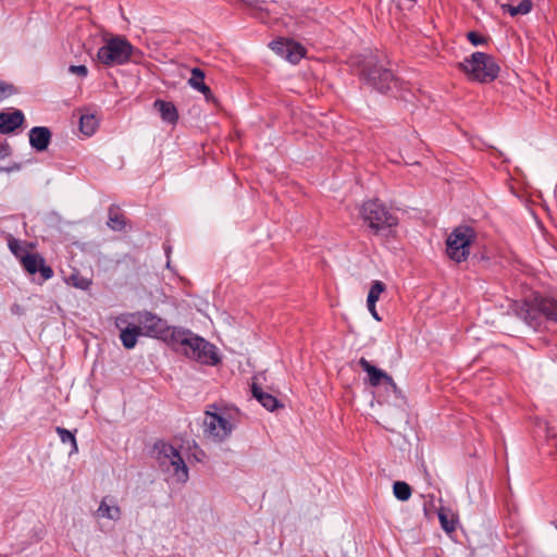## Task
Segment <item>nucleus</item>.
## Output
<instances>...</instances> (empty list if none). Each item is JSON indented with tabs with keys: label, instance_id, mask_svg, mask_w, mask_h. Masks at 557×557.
<instances>
[{
	"label": "nucleus",
	"instance_id": "32",
	"mask_svg": "<svg viewBox=\"0 0 557 557\" xmlns=\"http://www.w3.org/2000/svg\"><path fill=\"white\" fill-rule=\"evenodd\" d=\"M518 11L521 15L530 13L533 9L532 0H522L518 5Z\"/></svg>",
	"mask_w": 557,
	"mask_h": 557
},
{
	"label": "nucleus",
	"instance_id": "37",
	"mask_svg": "<svg viewBox=\"0 0 557 557\" xmlns=\"http://www.w3.org/2000/svg\"><path fill=\"white\" fill-rule=\"evenodd\" d=\"M20 170H21V164L16 163V162H14L10 166H0V173H2V172L11 173V172L20 171Z\"/></svg>",
	"mask_w": 557,
	"mask_h": 557
},
{
	"label": "nucleus",
	"instance_id": "26",
	"mask_svg": "<svg viewBox=\"0 0 557 557\" xmlns=\"http://www.w3.org/2000/svg\"><path fill=\"white\" fill-rule=\"evenodd\" d=\"M386 289V285L381 281H374L368 294L367 302L376 304L381 294Z\"/></svg>",
	"mask_w": 557,
	"mask_h": 557
},
{
	"label": "nucleus",
	"instance_id": "18",
	"mask_svg": "<svg viewBox=\"0 0 557 557\" xmlns=\"http://www.w3.org/2000/svg\"><path fill=\"white\" fill-rule=\"evenodd\" d=\"M251 393L252 396L268 410L274 411L278 407H283V405L277 400L276 397L273 395L265 393L262 391V388L256 384L252 383L251 385Z\"/></svg>",
	"mask_w": 557,
	"mask_h": 557
},
{
	"label": "nucleus",
	"instance_id": "30",
	"mask_svg": "<svg viewBox=\"0 0 557 557\" xmlns=\"http://www.w3.org/2000/svg\"><path fill=\"white\" fill-rule=\"evenodd\" d=\"M438 519H440V522H441V525L442 528L446 531V532H451L455 530L456 525H455V521L454 520H449L447 518V515L443 511V510H440L438 512Z\"/></svg>",
	"mask_w": 557,
	"mask_h": 557
},
{
	"label": "nucleus",
	"instance_id": "36",
	"mask_svg": "<svg viewBox=\"0 0 557 557\" xmlns=\"http://www.w3.org/2000/svg\"><path fill=\"white\" fill-rule=\"evenodd\" d=\"M12 152V149L9 144L2 143L0 144V160L9 157Z\"/></svg>",
	"mask_w": 557,
	"mask_h": 557
},
{
	"label": "nucleus",
	"instance_id": "16",
	"mask_svg": "<svg viewBox=\"0 0 557 557\" xmlns=\"http://www.w3.org/2000/svg\"><path fill=\"white\" fill-rule=\"evenodd\" d=\"M359 366L364 372L368 373L369 383L371 386H379L384 382H392V376L383 370L372 366L364 357H361L358 361Z\"/></svg>",
	"mask_w": 557,
	"mask_h": 557
},
{
	"label": "nucleus",
	"instance_id": "25",
	"mask_svg": "<svg viewBox=\"0 0 557 557\" xmlns=\"http://www.w3.org/2000/svg\"><path fill=\"white\" fill-rule=\"evenodd\" d=\"M55 431L63 444H65V443L71 444V446H72L71 454L78 451L75 435L71 431H69L64 428H61V426H57Z\"/></svg>",
	"mask_w": 557,
	"mask_h": 557
},
{
	"label": "nucleus",
	"instance_id": "23",
	"mask_svg": "<svg viewBox=\"0 0 557 557\" xmlns=\"http://www.w3.org/2000/svg\"><path fill=\"white\" fill-rule=\"evenodd\" d=\"M393 493L397 499L406 502L410 498L412 490L408 483L396 481L393 485Z\"/></svg>",
	"mask_w": 557,
	"mask_h": 557
},
{
	"label": "nucleus",
	"instance_id": "34",
	"mask_svg": "<svg viewBox=\"0 0 557 557\" xmlns=\"http://www.w3.org/2000/svg\"><path fill=\"white\" fill-rule=\"evenodd\" d=\"M199 87L198 91L205 96L207 101L216 102V99L208 85H199Z\"/></svg>",
	"mask_w": 557,
	"mask_h": 557
},
{
	"label": "nucleus",
	"instance_id": "42",
	"mask_svg": "<svg viewBox=\"0 0 557 557\" xmlns=\"http://www.w3.org/2000/svg\"><path fill=\"white\" fill-rule=\"evenodd\" d=\"M436 557H438V556H436Z\"/></svg>",
	"mask_w": 557,
	"mask_h": 557
},
{
	"label": "nucleus",
	"instance_id": "11",
	"mask_svg": "<svg viewBox=\"0 0 557 557\" xmlns=\"http://www.w3.org/2000/svg\"><path fill=\"white\" fill-rule=\"evenodd\" d=\"M21 263L29 274L39 272L44 280H49L53 276V270L46 264L45 259L39 253L24 256Z\"/></svg>",
	"mask_w": 557,
	"mask_h": 557
},
{
	"label": "nucleus",
	"instance_id": "24",
	"mask_svg": "<svg viewBox=\"0 0 557 557\" xmlns=\"http://www.w3.org/2000/svg\"><path fill=\"white\" fill-rule=\"evenodd\" d=\"M289 47L290 48L288 49L285 59L295 64L299 62L305 55V48L300 44L293 40Z\"/></svg>",
	"mask_w": 557,
	"mask_h": 557
},
{
	"label": "nucleus",
	"instance_id": "8",
	"mask_svg": "<svg viewBox=\"0 0 557 557\" xmlns=\"http://www.w3.org/2000/svg\"><path fill=\"white\" fill-rule=\"evenodd\" d=\"M187 343L182 347V354L187 358L209 366H215L221 361L215 346L205 338L193 333Z\"/></svg>",
	"mask_w": 557,
	"mask_h": 557
},
{
	"label": "nucleus",
	"instance_id": "9",
	"mask_svg": "<svg viewBox=\"0 0 557 557\" xmlns=\"http://www.w3.org/2000/svg\"><path fill=\"white\" fill-rule=\"evenodd\" d=\"M203 428L207 437L221 443L231 435L234 425L221 414L206 410Z\"/></svg>",
	"mask_w": 557,
	"mask_h": 557
},
{
	"label": "nucleus",
	"instance_id": "12",
	"mask_svg": "<svg viewBox=\"0 0 557 557\" xmlns=\"http://www.w3.org/2000/svg\"><path fill=\"white\" fill-rule=\"evenodd\" d=\"M193 332L186 329L169 326L168 331L161 337V341L171 346L174 350L182 352V347L188 344L187 341Z\"/></svg>",
	"mask_w": 557,
	"mask_h": 557
},
{
	"label": "nucleus",
	"instance_id": "15",
	"mask_svg": "<svg viewBox=\"0 0 557 557\" xmlns=\"http://www.w3.org/2000/svg\"><path fill=\"white\" fill-rule=\"evenodd\" d=\"M126 320L123 318H117L115 321V325L121 329L120 333V339L123 344V346L126 349H132L136 346L138 336L141 334V326L138 325H132L127 326L125 329H122V324L125 323Z\"/></svg>",
	"mask_w": 557,
	"mask_h": 557
},
{
	"label": "nucleus",
	"instance_id": "2",
	"mask_svg": "<svg viewBox=\"0 0 557 557\" xmlns=\"http://www.w3.org/2000/svg\"><path fill=\"white\" fill-rule=\"evenodd\" d=\"M458 69L470 81L482 84L494 82L498 77L500 70L491 54L481 51L473 52L469 58L458 63Z\"/></svg>",
	"mask_w": 557,
	"mask_h": 557
},
{
	"label": "nucleus",
	"instance_id": "5",
	"mask_svg": "<svg viewBox=\"0 0 557 557\" xmlns=\"http://www.w3.org/2000/svg\"><path fill=\"white\" fill-rule=\"evenodd\" d=\"M125 37L114 36L106 41V45L99 48L97 59L106 66L122 65L131 61L135 55H140Z\"/></svg>",
	"mask_w": 557,
	"mask_h": 557
},
{
	"label": "nucleus",
	"instance_id": "13",
	"mask_svg": "<svg viewBox=\"0 0 557 557\" xmlns=\"http://www.w3.org/2000/svg\"><path fill=\"white\" fill-rule=\"evenodd\" d=\"M29 144L36 151H45L48 149L52 133L47 126H34L28 133Z\"/></svg>",
	"mask_w": 557,
	"mask_h": 557
},
{
	"label": "nucleus",
	"instance_id": "6",
	"mask_svg": "<svg viewBox=\"0 0 557 557\" xmlns=\"http://www.w3.org/2000/svg\"><path fill=\"white\" fill-rule=\"evenodd\" d=\"M475 239V232L467 225H459L450 233L446 240V251L448 257L456 261L467 260L470 253V246Z\"/></svg>",
	"mask_w": 557,
	"mask_h": 557
},
{
	"label": "nucleus",
	"instance_id": "10",
	"mask_svg": "<svg viewBox=\"0 0 557 557\" xmlns=\"http://www.w3.org/2000/svg\"><path fill=\"white\" fill-rule=\"evenodd\" d=\"M137 322L141 326V334L148 337L161 339L168 331L166 321L149 311L138 312Z\"/></svg>",
	"mask_w": 557,
	"mask_h": 557
},
{
	"label": "nucleus",
	"instance_id": "20",
	"mask_svg": "<svg viewBox=\"0 0 557 557\" xmlns=\"http://www.w3.org/2000/svg\"><path fill=\"white\" fill-rule=\"evenodd\" d=\"M104 497L96 511L97 517L107 518L110 520H119L121 518V508L117 505H110Z\"/></svg>",
	"mask_w": 557,
	"mask_h": 557
},
{
	"label": "nucleus",
	"instance_id": "4",
	"mask_svg": "<svg viewBox=\"0 0 557 557\" xmlns=\"http://www.w3.org/2000/svg\"><path fill=\"white\" fill-rule=\"evenodd\" d=\"M360 213L363 222L374 235L389 233L398 224L397 216L379 200L366 201Z\"/></svg>",
	"mask_w": 557,
	"mask_h": 557
},
{
	"label": "nucleus",
	"instance_id": "33",
	"mask_svg": "<svg viewBox=\"0 0 557 557\" xmlns=\"http://www.w3.org/2000/svg\"><path fill=\"white\" fill-rule=\"evenodd\" d=\"M69 72L83 78L88 75V69L86 65H71L69 67Z\"/></svg>",
	"mask_w": 557,
	"mask_h": 557
},
{
	"label": "nucleus",
	"instance_id": "31",
	"mask_svg": "<svg viewBox=\"0 0 557 557\" xmlns=\"http://www.w3.org/2000/svg\"><path fill=\"white\" fill-rule=\"evenodd\" d=\"M467 38L473 46L484 45L487 42V39L476 32H469L467 34Z\"/></svg>",
	"mask_w": 557,
	"mask_h": 557
},
{
	"label": "nucleus",
	"instance_id": "28",
	"mask_svg": "<svg viewBox=\"0 0 557 557\" xmlns=\"http://www.w3.org/2000/svg\"><path fill=\"white\" fill-rule=\"evenodd\" d=\"M290 44H292V40L278 39V40H273L270 44V47L277 54H280L281 57L285 58L288 49L290 48L289 47Z\"/></svg>",
	"mask_w": 557,
	"mask_h": 557
},
{
	"label": "nucleus",
	"instance_id": "17",
	"mask_svg": "<svg viewBox=\"0 0 557 557\" xmlns=\"http://www.w3.org/2000/svg\"><path fill=\"white\" fill-rule=\"evenodd\" d=\"M154 109H157L161 115L162 121L169 124H176L178 121V111L173 102L157 99L153 102Z\"/></svg>",
	"mask_w": 557,
	"mask_h": 557
},
{
	"label": "nucleus",
	"instance_id": "38",
	"mask_svg": "<svg viewBox=\"0 0 557 557\" xmlns=\"http://www.w3.org/2000/svg\"><path fill=\"white\" fill-rule=\"evenodd\" d=\"M503 9L506 10L511 16L519 15L517 5L504 4Z\"/></svg>",
	"mask_w": 557,
	"mask_h": 557
},
{
	"label": "nucleus",
	"instance_id": "3",
	"mask_svg": "<svg viewBox=\"0 0 557 557\" xmlns=\"http://www.w3.org/2000/svg\"><path fill=\"white\" fill-rule=\"evenodd\" d=\"M361 78L371 88L381 94H393L395 97L403 98L404 83L395 76L392 70L384 67L372 61L367 62L361 71Z\"/></svg>",
	"mask_w": 557,
	"mask_h": 557
},
{
	"label": "nucleus",
	"instance_id": "40",
	"mask_svg": "<svg viewBox=\"0 0 557 557\" xmlns=\"http://www.w3.org/2000/svg\"><path fill=\"white\" fill-rule=\"evenodd\" d=\"M386 385L391 386L394 392L398 391V386L395 381L392 379V382H384Z\"/></svg>",
	"mask_w": 557,
	"mask_h": 557
},
{
	"label": "nucleus",
	"instance_id": "41",
	"mask_svg": "<svg viewBox=\"0 0 557 557\" xmlns=\"http://www.w3.org/2000/svg\"><path fill=\"white\" fill-rule=\"evenodd\" d=\"M555 528L557 529V522L554 523Z\"/></svg>",
	"mask_w": 557,
	"mask_h": 557
},
{
	"label": "nucleus",
	"instance_id": "14",
	"mask_svg": "<svg viewBox=\"0 0 557 557\" xmlns=\"http://www.w3.org/2000/svg\"><path fill=\"white\" fill-rule=\"evenodd\" d=\"M25 116L21 110L0 113V134L13 133L24 123Z\"/></svg>",
	"mask_w": 557,
	"mask_h": 557
},
{
	"label": "nucleus",
	"instance_id": "22",
	"mask_svg": "<svg viewBox=\"0 0 557 557\" xmlns=\"http://www.w3.org/2000/svg\"><path fill=\"white\" fill-rule=\"evenodd\" d=\"M98 121L92 114H84L79 120V129L83 134L90 136L96 132Z\"/></svg>",
	"mask_w": 557,
	"mask_h": 557
},
{
	"label": "nucleus",
	"instance_id": "29",
	"mask_svg": "<svg viewBox=\"0 0 557 557\" xmlns=\"http://www.w3.org/2000/svg\"><path fill=\"white\" fill-rule=\"evenodd\" d=\"M17 92L18 90L13 84L0 79V102Z\"/></svg>",
	"mask_w": 557,
	"mask_h": 557
},
{
	"label": "nucleus",
	"instance_id": "39",
	"mask_svg": "<svg viewBox=\"0 0 557 557\" xmlns=\"http://www.w3.org/2000/svg\"><path fill=\"white\" fill-rule=\"evenodd\" d=\"M367 306H368V309L370 311V313L372 314V317L376 320V321H381V317L379 315L376 309H375V304H370V302H367Z\"/></svg>",
	"mask_w": 557,
	"mask_h": 557
},
{
	"label": "nucleus",
	"instance_id": "35",
	"mask_svg": "<svg viewBox=\"0 0 557 557\" xmlns=\"http://www.w3.org/2000/svg\"><path fill=\"white\" fill-rule=\"evenodd\" d=\"M73 280V285L81 289H87L90 285V281L85 278H76L75 276L71 277Z\"/></svg>",
	"mask_w": 557,
	"mask_h": 557
},
{
	"label": "nucleus",
	"instance_id": "1",
	"mask_svg": "<svg viewBox=\"0 0 557 557\" xmlns=\"http://www.w3.org/2000/svg\"><path fill=\"white\" fill-rule=\"evenodd\" d=\"M516 311L534 330H540L545 323H557V300L554 298L536 296L531 301H523Z\"/></svg>",
	"mask_w": 557,
	"mask_h": 557
},
{
	"label": "nucleus",
	"instance_id": "19",
	"mask_svg": "<svg viewBox=\"0 0 557 557\" xmlns=\"http://www.w3.org/2000/svg\"><path fill=\"white\" fill-rule=\"evenodd\" d=\"M127 220L120 207L111 205L108 210L107 225L114 232H121L126 227Z\"/></svg>",
	"mask_w": 557,
	"mask_h": 557
},
{
	"label": "nucleus",
	"instance_id": "21",
	"mask_svg": "<svg viewBox=\"0 0 557 557\" xmlns=\"http://www.w3.org/2000/svg\"><path fill=\"white\" fill-rule=\"evenodd\" d=\"M8 246L11 252L21 262L23 261L24 256H28L29 252L26 249L25 243L14 238L12 235L8 237Z\"/></svg>",
	"mask_w": 557,
	"mask_h": 557
},
{
	"label": "nucleus",
	"instance_id": "7",
	"mask_svg": "<svg viewBox=\"0 0 557 557\" xmlns=\"http://www.w3.org/2000/svg\"><path fill=\"white\" fill-rule=\"evenodd\" d=\"M154 447L158 449L157 458L160 466L166 470L172 469L173 475L178 482H187L189 478L188 468L180 451L171 444L163 442L157 443Z\"/></svg>",
	"mask_w": 557,
	"mask_h": 557
},
{
	"label": "nucleus",
	"instance_id": "27",
	"mask_svg": "<svg viewBox=\"0 0 557 557\" xmlns=\"http://www.w3.org/2000/svg\"><path fill=\"white\" fill-rule=\"evenodd\" d=\"M205 72L199 67H194L191 70V76L188 79V84L196 90L200 87L199 85H205Z\"/></svg>",
	"mask_w": 557,
	"mask_h": 557
}]
</instances>
